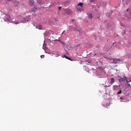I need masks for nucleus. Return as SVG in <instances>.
Wrapping results in <instances>:
<instances>
[{"label":"nucleus","mask_w":131,"mask_h":131,"mask_svg":"<svg viewBox=\"0 0 131 131\" xmlns=\"http://www.w3.org/2000/svg\"><path fill=\"white\" fill-rule=\"evenodd\" d=\"M113 90L114 91H117L119 90V92H118V94H120L122 93V89L119 86L115 85L113 86Z\"/></svg>","instance_id":"obj_1"},{"label":"nucleus","mask_w":131,"mask_h":131,"mask_svg":"<svg viewBox=\"0 0 131 131\" xmlns=\"http://www.w3.org/2000/svg\"><path fill=\"white\" fill-rule=\"evenodd\" d=\"M125 80H126V82H127V83L130 82V80L128 81L127 80H126V77L125 76H124V78H119V79H118V81L120 83H121L123 81H125Z\"/></svg>","instance_id":"obj_2"},{"label":"nucleus","mask_w":131,"mask_h":131,"mask_svg":"<svg viewBox=\"0 0 131 131\" xmlns=\"http://www.w3.org/2000/svg\"><path fill=\"white\" fill-rule=\"evenodd\" d=\"M112 60H113L112 63H114V64H117L119 62H120V60L118 58H114V59H112Z\"/></svg>","instance_id":"obj_3"},{"label":"nucleus","mask_w":131,"mask_h":131,"mask_svg":"<svg viewBox=\"0 0 131 131\" xmlns=\"http://www.w3.org/2000/svg\"><path fill=\"white\" fill-rule=\"evenodd\" d=\"M29 5H30V6L31 7H33L34 6V0L29 1Z\"/></svg>","instance_id":"obj_4"},{"label":"nucleus","mask_w":131,"mask_h":131,"mask_svg":"<svg viewBox=\"0 0 131 131\" xmlns=\"http://www.w3.org/2000/svg\"><path fill=\"white\" fill-rule=\"evenodd\" d=\"M36 29L42 30V26L40 25H38V26H36Z\"/></svg>","instance_id":"obj_5"},{"label":"nucleus","mask_w":131,"mask_h":131,"mask_svg":"<svg viewBox=\"0 0 131 131\" xmlns=\"http://www.w3.org/2000/svg\"><path fill=\"white\" fill-rule=\"evenodd\" d=\"M37 3L39 5H40V4H44L46 3L45 1H43V0H38Z\"/></svg>","instance_id":"obj_6"},{"label":"nucleus","mask_w":131,"mask_h":131,"mask_svg":"<svg viewBox=\"0 0 131 131\" xmlns=\"http://www.w3.org/2000/svg\"><path fill=\"white\" fill-rule=\"evenodd\" d=\"M88 17L89 18V19H92V14L88 13Z\"/></svg>","instance_id":"obj_7"},{"label":"nucleus","mask_w":131,"mask_h":131,"mask_svg":"<svg viewBox=\"0 0 131 131\" xmlns=\"http://www.w3.org/2000/svg\"><path fill=\"white\" fill-rule=\"evenodd\" d=\"M104 58H105V59H108L110 60H112V59H113L112 58H111L110 57L106 56V55L104 56Z\"/></svg>","instance_id":"obj_8"},{"label":"nucleus","mask_w":131,"mask_h":131,"mask_svg":"<svg viewBox=\"0 0 131 131\" xmlns=\"http://www.w3.org/2000/svg\"><path fill=\"white\" fill-rule=\"evenodd\" d=\"M110 80H111V81H110V83L113 84V83H114V82H115V79H114V78H112L110 79Z\"/></svg>","instance_id":"obj_9"},{"label":"nucleus","mask_w":131,"mask_h":131,"mask_svg":"<svg viewBox=\"0 0 131 131\" xmlns=\"http://www.w3.org/2000/svg\"><path fill=\"white\" fill-rule=\"evenodd\" d=\"M78 6H80V7H83V3H81V2H80L79 3H78Z\"/></svg>","instance_id":"obj_10"},{"label":"nucleus","mask_w":131,"mask_h":131,"mask_svg":"<svg viewBox=\"0 0 131 131\" xmlns=\"http://www.w3.org/2000/svg\"><path fill=\"white\" fill-rule=\"evenodd\" d=\"M64 57H65L66 59H68L70 60V61H72V60H71L70 59V58L68 57V56H67L66 55H64Z\"/></svg>","instance_id":"obj_11"},{"label":"nucleus","mask_w":131,"mask_h":131,"mask_svg":"<svg viewBox=\"0 0 131 131\" xmlns=\"http://www.w3.org/2000/svg\"><path fill=\"white\" fill-rule=\"evenodd\" d=\"M45 57L44 55H42L41 56H40V58H41L42 59L43 58Z\"/></svg>","instance_id":"obj_12"},{"label":"nucleus","mask_w":131,"mask_h":131,"mask_svg":"<svg viewBox=\"0 0 131 131\" xmlns=\"http://www.w3.org/2000/svg\"><path fill=\"white\" fill-rule=\"evenodd\" d=\"M106 106H110V103H106Z\"/></svg>","instance_id":"obj_13"},{"label":"nucleus","mask_w":131,"mask_h":131,"mask_svg":"<svg viewBox=\"0 0 131 131\" xmlns=\"http://www.w3.org/2000/svg\"><path fill=\"white\" fill-rule=\"evenodd\" d=\"M95 2V0H90V2L93 3Z\"/></svg>","instance_id":"obj_14"},{"label":"nucleus","mask_w":131,"mask_h":131,"mask_svg":"<svg viewBox=\"0 0 131 131\" xmlns=\"http://www.w3.org/2000/svg\"><path fill=\"white\" fill-rule=\"evenodd\" d=\"M61 9V7H58V10H60Z\"/></svg>","instance_id":"obj_15"},{"label":"nucleus","mask_w":131,"mask_h":131,"mask_svg":"<svg viewBox=\"0 0 131 131\" xmlns=\"http://www.w3.org/2000/svg\"><path fill=\"white\" fill-rule=\"evenodd\" d=\"M74 31H78V30H77V29H74Z\"/></svg>","instance_id":"obj_16"},{"label":"nucleus","mask_w":131,"mask_h":131,"mask_svg":"<svg viewBox=\"0 0 131 131\" xmlns=\"http://www.w3.org/2000/svg\"><path fill=\"white\" fill-rule=\"evenodd\" d=\"M125 33H126V31H124L123 32V34H125Z\"/></svg>","instance_id":"obj_17"},{"label":"nucleus","mask_w":131,"mask_h":131,"mask_svg":"<svg viewBox=\"0 0 131 131\" xmlns=\"http://www.w3.org/2000/svg\"><path fill=\"white\" fill-rule=\"evenodd\" d=\"M17 2H15V3H14V5H17Z\"/></svg>","instance_id":"obj_18"},{"label":"nucleus","mask_w":131,"mask_h":131,"mask_svg":"<svg viewBox=\"0 0 131 131\" xmlns=\"http://www.w3.org/2000/svg\"><path fill=\"white\" fill-rule=\"evenodd\" d=\"M19 24L18 22H15V24L17 25V24Z\"/></svg>","instance_id":"obj_19"},{"label":"nucleus","mask_w":131,"mask_h":131,"mask_svg":"<svg viewBox=\"0 0 131 131\" xmlns=\"http://www.w3.org/2000/svg\"><path fill=\"white\" fill-rule=\"evenodd\" d=\"M75 21V20L74 19H72V20H71V21H72V23H73V21Z\"/></svg>","instance_id":"obj_20"},{"label":"nucleus","mask_w":131,"mask_h":131,"mask_svg":"<svg viewBox=\"0 0 131 131\" xmlns=\"http://www.w3.org/2000/svg\"><path fill=\"white\" fill-rule=\"evenodd\" d=\"M120 99L123 100V97H120Z\"/></svg>","instance_id":"obj_21"},{"label":"nucleus","mask_w":131,"mask_h":131,"mask_svg":"<svg viewBox=\"0 0 131 131\" xmlns=\"http://www.w3.org/2000/svg\"><path fill=\"white\" fill-rule=\"evenodd\" d=\"M43 46L45 47L46 45L45 44H43Z\"/></svg>","instance_id":"obj_22"},{"label":"nucleus","mask_w":131,"mask_h":131,"mask_svg":"<svg viewBox=\"0 0 131 131\" xmlns=\"http://www.w3.org/2000/svg\"><path fill=\"white\" fill-rule=\"evenodd\" d=\"M55 21H58V20L56 19H55Z\"/></svg>","instance_id":"obj_23"},{"label":"nucleus","mask_w":131,"mask_h":131,"mask_svg":"<svg viewBox=\"0 0 131 131\" xmlns=\"http://www.w3.org/2000/svg\"><path fill=\"white\" fill-rule=\"evenodd\" d=\"M130 16H131V12L129 13Z\"/></svg>","instance_id":"obj_24"},{"label":"nucleus","mask_w":131,"mask_h":131,"mask_svg":"<svg viewBox=\"0 0 131 131\" xmlns=\"http://www.w3.org/2000/svg\"><path fill=\"white\" fill-rule=\"evenodd\" d=\"M115 43H113V46H114Z\"/></svg>","instance_id":"obj_25"},{"label":"nucleus","mask_w":131,"mask_h":131,"mask_svg":"<svg viewBox=\"0 0 131 131\" xmlns=\"http://www.w3.org/2000/svg\"><path fill=\"white\" fill-rule=\"evenodd\" d=\"M34 8L35 9H37V8H35V7H34Z\"/></svg>","instance_id":"obj_26"},{"label":"nucleus","mask_w":131,"mask_h":131,"mask_svg":"<svg viewBox=\"0 0 131 131\" xmlns=\"http://www.w3.org/2000/svg\"><path fill=\"white\" fill-rule=\"evenodd\" d=\"M121 26L124 27L123 25H121Z\"/></svg>","instance_id":"obj_27"},{"label":"nucleus","mask_w":131,"mask_h":131,"mask_svg":"<svg viewBox=\"0 0 131 131\" xmlns=\"http://www.w3.org/2000/svg\"><path fill=\"white\" fill-rule=\"evenodd\" d=\"M128 85H130V84H128Z\"/></svg>","instance_id":"obj_28"},{"label":"nucleus","mask_w":131,"mask_h":131,"mask_svg":"<svg viewBox=\"0 0 131 131\" xmlns=\"http://www.w3.org/2000/svg\"><path fill=\"white\" fill-rule=\"evenodd\" d=\"M64 43L63 42H62V44H63Z\"/></svg>","instance_id":"obj_29"}]
</instances>
